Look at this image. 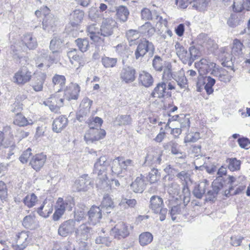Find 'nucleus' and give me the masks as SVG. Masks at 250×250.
Listing matches in <instances>:
<instances>
[{"instance_id":"obj_1","label":"nucleus","mask_w":250,"mask_h":250,"mask_svg":"<svg viewBox=\"0 0 250 250\" xmlns=\"http://www.w3.org/2000/svg\"><path fill=\"white\" fill-rule=\"evenodd\" d=\"M109 165V162L105 156L100 157L94 164L93 173L98 175L96 186L99 189H104L105 190L110 189L111 187L107 182L106 173L107 168Z\"/></svg>"},{"instance_id":"obj_2","label":"nucleus","mask_w":250,"mask_h":250,"mask_svg":"<svg viewBox=\"0 0 250 250\" xmlns=\"http://www.w3.org/2000/svg\"><path fill=\"white\" fill-rule=\"evenodd\" d=\"M149 203V207L152 212L159 214L161 221L165 220L167 213V209L164 207L163 199L158 196L153 195L150 198Z\"/></svg>"},{"instance_id":"obj_3","label":"nucleus","mask_w":250,"mask_h":250,"mask_svg":"<svg viewBox=\"0 0 250 250\" xmlns=\"http://www.w3.org/2000/svg\"><path fill=\"white\" fill-rule=\"evenodd\" d=\"M57 60V56L55 55L52 53H50L47 50L42 49L39 50L36 62L37 67L42 68L44 65L50 67Z\"/></svg>"},{"instance_id":"obj_4","label":"nucleus","mask_w":250,"mask_h":250,"mask_svg":"<svg viewBox=\"0 0 250 250\" xmlns=\"http://www.w3.org/2000/svg\"><path fill=\"white\" fill-rule=\"evenodd\" d=\"M132 166H134V162L131 160H125L122 157H117L112 161L111 169L113 174L120 175L128 167Z\"/></svg>"},{"instance_id":"obj_5","label":"nucleus","mask_w":250,"mask_h":250,"mask_svg":"<svg viewBox=\"0 0 250 250\" xmlns=\"http://www.w3.org/2000/svg\"><path fill=\"white\" fill-rule=\"evenodd\" d=\"M155 50L154 46L151 42L146 40H143L138 44L135 51L136 59H142L146 53L152 56Z\"/></svg>"},{"instance_id":"obj_6","label":"nucleus","mask_w":250,"mask_h":250,"mask_svg":"<svg viewBox=\"0 0 250 250\" xmlns=\"http://www.w3.org/2000/svg\"><path fill=\"white\" fill-rule=\"evenodd\" d=\"M106 132L104 130L99 129L93 126L91 123L89 125V129L86 132L84 135V140L87 144L93 143L103 139L105 136Z\"/></svg>"},{"instance_id":"obj_7","label":"nucleus","mask_w":250,"mask_h":250,"mask_svg":"<svg viewBox=\"0 0 250 250\" xmlns=\"http://www.w3.org/2000/svg\"><path fill=\"white\" fill-rule=\"evenodd\" d=\"M129 233V226L124 222L118 223L110 231V234L117 239L125 238Z\"/></svg>"},{"instance_id":"obj_8","label":"nucleus","mask_w":250,"mask_h":250,"mask_svg":"<svg viewBox=\"0 0 250 250\" xmlns=\"http://www.w3.org/2000/svg\"><path fill=\"white\" fill-rule=\"evenodd\" d=\"M32 77V72L26 67L21 68L13 77V82L18 85H24L29 82Z\"/></svg>"},{"instance_id":"obj_9","label":"nucleus","mask_w":250,"mask_h":250,"mask_svg":"<svg viewBox=\"0 0 250 250\" xmlns=\"http://www.w3.org/2000/svg\"><path fill=\"white\" fill-rule=\"evenodd\" d=\"M28 232L22 231L18 233L15 238V243L12 244L15 250H24L27 246L29 240Z\"/></svg>"},{"instance_id":"obj_10","label":"nucleus","mask_w":250,"mask_h":250,"mask_svg":"<svg viewBox=\"0 0 250 250\" xmlns=\"http://www.w3.org/2000/svg\"><path fill=\"white\" fill-rule=\"evenodd\" d=\"M75 221L69 219L64 221L59 227L58 234L62 237H66L71 234L75 230Z\"/></svg>"},{"instance_id":"obj_11","label":"nucleus","mask_w":250,"mask_h":250,"mask_svg":"<svg viewBox=\"0 0 250 250\" xmlns=\"http://www.w3.org/2000/svg\"><path fill=\"white\" fill-rule=\"evenodd\" d=\"M153 98H168L171 96V92L167 90V84L164 82H160L157 84L151 94Z\"/></svg>"},{"instance_id":"obj_12","label":"nucleus","mask_w":250,"mask_h":250,"mask_svg":"<svg viewBox=\"0 0 250 250\" xmlns=\"http://www.w3.org/2000/svg\"><path fill=\"white\" fill-rule=\"evenodd\" d=\"M103 211L100 207L93 206L87 212L89 223L93 225L99 223L102 218Z\"/></svg>"},{"instance_id":"obj_13","label":"nucleus","mask_w":250,"mask_h":250,"mask_svg":"<svg viewBox=\"0 0 250 250\" xmlns=\"http://www.w3.org/2000/svg\"><path fill=\"white\" fill-rule=\"evenodd\" d=\"M223 187V183L219 179L214 180L211 185V189H208L206 194L207 200L209 201H214L220 191Z\"/></svg>"},{"instance_id":"obj_14","label":"nucleus","mask_w":250,"mask_h":250,"mask_svg":"<svg viewBox=\"0 0 250 250\" xmlns=\"http://www.w3.org/2000/svg\"><path fill=\"white\" fill-rule=\"evenodd\" d=\"M115 24L116 22L111 18L104 19L100 28V36L108 37L111 35Z\"/></svg>"},{"instance_id":"obj_15","label":"nucleus","mask_w":250,"mask_h":250,"mask_svg":"<svg viewBox=\"0 0 250 250\" xmlns=\"http://www.w3.org/2000/svg\"><path fill=\"white\" fill-rule=\"evenodd\" d=\"M53 203L46 199L42 202L41 206L36 209L37 213L41 217L46 218L52 213Z\"/></svg>"},{"instance_id":"obj_16","label":"nucleus","mask_w":250,"mask_h":250,"mask_svg":"<svg viewBox=\"0 0 250 250\" xmlns=\"http://www.w3.org/2000/svg\"><path fill=\"white\" fill-rule=\"evenodd\" d=\"M91 184V180L88 175L84 174L76 181L74 187L78 191H84L89 188Z\"/></svg>"},{"instance_id":"obj_17","label":"nucleus","mask_w":250,"mask_h":250,"mask_svg":"<svg viewBox=\"0 0 250 250\" xmlns=\"http://www.w3.org/2000/svg\"><path fill=\"white\" fill-rule=\"evenodd\" d=\"M80 91V87L78 84L71 83L64 90V98L68 101L77 100L78 98Z\"/></svg>"},{"instance_id":"obj_18","label":"nucleus","mask_w":250,"mask_h":250,"mask_svg":"<svg viewBox=\"0 0 250 250\" xmlns=\"http://www.w3.org/2000/svg\"><path fill=\"white\" fill-rule=\"evenodd\" d=\"M197 65L199 67L198 71L201 75L209 73L212 68L216 66L215 63L205 58L202 59L198 63H195V65Z\"/></svg>"},{"instance_id":"obj_19","label":"nucleus","mask_w":250,"mask_h":250,"mask_svg":"<svg viewBox=\"0 0 250 250\" xmlns=\"http://www.w3.org/2000/svg\"><path fill=\"white\" fill-rule=\"evenodd\" d=\"M46 160V155L42 153L37 154L31 158L29 165L36 171H39Z\"/></svg>"},{"instance_id":"obj_20","label":"nucleus","mask_w":250,"mask_h":250,"mask_svg":"<svg viewBox=\"0 0 250 250\" xmlns=\"http://www.w3.org/2000/svg\"><path fill=\"white\" fill-rule=\"evenodd\" d=\"M57 204L56 208L62 210L64 212L66 209L69 211L72 210L74 206V200L73 198L70 196L66 197L64 200L62 198H59Z\"/></svg>"},{"instance_id":"obj_21","label":"nucleus","mask_w":250,"mask_h":250,"mask_svg":"<svg viewBox=\"0 0 250 250\" xmlns=\"http://www.w3.org/2000/svg\"><path fill=\"white\" fill-rule=\"evenodd\" d=\"M135 70L131 67H124L120 73L121 80L125 83L133 82L135 79Z\"/></svg>"},{"instance_id":"obj_22","label":"nucleus","mask_w":250,"mask_h":250,"mask_svg":"<svg viewBox=\"0 0 250 250\" xmlns=\"http://www.w3.org/2000/svg\"><path fill=\"white\" fill-rule=\"evenodd\" d=\"M91 228L86 224L79 226L75 230V235L78 240H86L90 235Z\"/></svg>"},{"instance_id":"obj_23","label":"nucleus","mask_w":250,"mask_h":250,"mask_svg":"<svg viewBox=\"0 0 250 250\" xmlns=\"http://www.w3.org/2000/svg\"><path fill=\"white\" fill-rule=\"evenodd\" d=\"M57 19L52 14H48L42 21V28L45 31L53 32L56 26Z\"/></svg>"},{"instance_id":"obj_24","label":"nucleus","mask_w":250,"mask_h":250,"mask_svg":"<svg viewBox=\"0 0 250 250\" xmlns=\"http://www.w3.org/2000/svg\"><path fill=\"white\" fill-rule=\"evenodd\" d=\"M169 214L172 220L174 221L177 215L182 214L186 216L188 213L186 205L184 203H182L172 206L169 210Z\"/></svg>"},{"instance_id":"obj_25","label":"nucleus","mask_w":250,"mask_h":250,"mask_svg":"<svg viewBox=\"0 0 250 250\" xmlns=\"http://www.w3.org/2000/svg\"><path fill=\"white\" fill-rule=\"evenodd\" d=\"M46 78V75L44 73L40 72L36 75L34 78L32 87L36 92H40L43 90V84Z\"/></svg>"},{"instance_id":"obj_26","label":"nucleus","mask_w":250,"mask_h":250,"mask_svg":"<svg viewBox=\"0 0 250 250\" xmlns=\"http://www.w3.org/2000/svg\"><path fill=\"white\" fill-rule=\"evenodd\" d=\"M164 148L166 150H170L171 152L174 155L180 154L181 156L178 157L180 159H184L186 157L185 153L181 152L179 149V145L176 141L171 140L168 142L163 144Z\"/></svg>"},{"instance_id":"obj_27","label":"nucleus","mask_w":250,"mask_h":250,"mask_svg":"<svg viewBox=\"0 0 250 250\" xmlns=\"http://www.w3.org/2000/svg\"><path fill=\"white\" fill-rule=\"evenodd\" d=\"M162 153L155 151H149L146 157L145 163L146 165H160L161 163Z\"/></svg>"},{"instance_id":"obj_28","label":"nucleus","mask_w":250,"mask_h":250,"mask_svg":"<svg viewBox=\"0 0 250 250\" xmlns=\"http://www.w3.org/2000/svg\"><path fill=\"white\" fill-rule=\"evenodd\" d=\"M209 187V182L207 180L204 179L194 188L193 194L197 198L201 199Z\"/></svg>"},{"instance_id":"obj_29","label":"nucleus","mask_w":250,"mask_h":250,"mask_svg":"<svg viewBox=\"0 0 250 250\" xmlns=\"http://www.w3.org/2000/svg\"><path fill=\"white\" fill-rule=\"evenodd\" d=\"M68 123L67 118L64 116H60L56 118L52 124L53 130L57 133L61 132L65 128Z\"/></svg>"},{"instance_id":"obj_30","label":"nucleus","mask_w":250,"mask_h":250,"mask_svg":"<svg viewBox=\"0 0 250 250\" xmlns=\"http://www.w3.org/2000/svg\"><path fill=\"white\" fill-rule=\"evenodd\" d=\"M131 189L135 193H142L146 188L144 177H137L130 185Z\"/></svg>"},{"instance_id":"obj_31","label":"nucleus","mask_w":250,"mask_h":250,"mask_svg":"<svg viewBox=\"0 0 250 250\" xmlns=\"http://www.w3.org/2000/svg\"><path fill=\"white\" fill-rule=\"evenodd\" d=\"M87 32L90 39L94 42H98L100 39V28L96 23H92L87 26Z\"/></svg>"},{"instance_id":"obj_32","label":"nucleus","mask_w":250,"mask_h":250,"mask_svg":"<svg viewBox=\"0 0 250 250\" xmlns=\"http://www.w3.org/2000/svg\"><path fill=\"white\" fill-rule=\"evenodd\" d=\"M233 9L237 13L244 9L250 10V0H234Z\"/></svg>"},{"instance_id":"obj_33","label":"nucleus","mask_w":250,"mask_h":250,"mask_svg":"<svg viewBox=\"0 0 250 250\" xmlns=\"http://www.w3.org/2000/svg\"><path fill=\"white\" fill-rule=\"evenodd\" d=\"M153 81L152 76L149 73L143 71L140 73L139 82L145 87H150L153 84Z\"/></svg>"},{"instance_id":"obj_34","label":"nucleus","mask_w":250,"mask_h":250,"mask_svg":"<svg viewBox=\"0 0 250 250\" xmlns=\"http://www.w3.org/2000/svg\"><path fill=\"white\" fill-rule=\"evenodd\" d=\"M84 12L80 9H76L70 14L71 24L75 26L82 21L84 17Z\"/></svg>"},{"instance_id":"obj_35","label":"nucleus","mask_w":250,"mask_h":250,"mask_svg":"<svg viewBox=\"0 0 250 250\" xmlns=\"http://www.w3.org/2000/svg\"><path fill=\"white\" fill-rule=\"evenodd\" d=\"M100 207L103 210V211L106 210L107 213L110 212V210L114 208V203L108 194H105L104 196Z\"/></svg>"},{"instance_id":"obj_36","label":"nucleus","mask_w":250,"mask_h":250,"mask_svg":"<svg viewBox=\"0 0 250 250\" xmlns=\"http://www.w3.org/2000/svg\"><path fill=\"white\" fill-rule=\"evenodd\" d=\"M176 53L178 57L185 64L187 63V50L179 42H176L175 44Z\"/></svg>"},{"instance_id":"obj_37","label":"nucleus","mask_w":250,"mask_h":250,"mask_svg":"<svg viewBox=\"0 0 250 250\" xmlns=\"http://www.w3.org/2000/svg\"><path fill=\"white\" fill-rule=\"evenodd\" d=\"M22 42L30 50L35 49L38 46L36 38H34L31 34L24 35Z\"/></svg>"},{"instance_id":"obj_38","label":"nucleus","mask_w":250,"mask_h":250,"mask_svg":"<svg viewBox=\"0 0 250 250\" xmlns=\"http://www.w3.org/2000/svg\"><path fill=\"white\" fill-rule=\"evenodd\" d=\"M243 17L238 13L231 14L227 21V24L232 28L235 27L241 24Z\"/></svg>"},{"instance_id":"obj_39","label":"nucleus","mask_w":250,"mask_h":250,"mask_svg":"<svg viewBox=\"0 0 250 250\" xmlns=\"http://www.w3.org/2000/svg\"><path fill=\"white\" fill-rule=\"evenodd\" d=\"M116 16L121 21L125 22L127 21L129 15V11L125 6L120 5L116 9Z\"/></svg>"},{"instance_id":"obj_40","label":"nucleus","mask_w":250,"mask_h":250,"mask_svg":"<svg viewBox=\"0 0 250 250\" xmlns=\"http://www.w3.org/2000/svg\"><path fill=\"white\" fill-rule=\"evenodd\" d=\"M13 123L15 125L19 126H25L33 124L31 119L27 120L21 114L15 116Z\"/></svg>"},{"instance_id":"obj_41","label":"nucleus","mask_w":250,"mask_h":250,"mask_svg":"<svg viewBox=\"0 0 250 250\" xmlns=\"http://www.w3.org/2000/svg\"><path fill=\"white\" fill-rule=\"evenodd\" d=\"M62 44V40L58 37H54L50 42L49 48L52 53L57 55L56 54L59 52V49L61 48Z\"/></svg>"},{"instance_id":"obj_42","label":"nucleus","mask_w":250,"mask_h":250,"mask_svg":"<svg viewBox=\"0 0 250 250\" xmlns=\"http://www.w3.org/2000/svg\"><path fill=\"white\" fill-rule=\"evenodd\" d=\"M38 201V197L34 193L27 194L22 200L24 205L28 208L34 207Z\"/></svg>"},{"instance_id":"obj_43","label":"nucleus","mask_w":250,"mask_h":250,"mask_svg":"<svg viewBox=\"0 0 250 250\" xmlns=\"http://www.w3.org/2000/svg\"><path fill=\"white\" fill-rule=\"evenodd\" d=\"M189 54L188 53L187 63L191 65L192 62L200 56V52L199 50L196 48L194 46H191L189 48Z\"/></svg>"},{"instance_id":"obj_44","label":"nucleus","mask_w":250,"mask_h":250,"mask_svg":"<svg viewBox=\"0 0 250 250\" xmlns=\"http://www.w3.org/2000/svg\"><path fill=\"white\" fill-rule=\"evenodd\" d=\"M65 81V78L63 75L56 74L52 78V82L54 86L58 88V92H60L64 86Z\"/></svg>"},{"instance_id":"obj_45","label":"nucleus","mask_w":250,"mask_h":250,"mask_svg":"<svg viewBox=\"0 0 250 250\" xmlns=\"http://www.w3.org/2000/svg\"><path fill=\"white\" fill-rule=\"evenodd\" d=\"M132 119L130 115H118L114 121L116 125L119 126L130 125L131 123Z\"/></svg>"},{"instance_id":"obj_46","label":"nucleus","mask_w":250,"mask_h":250,"mask_svg":"<svg viewBox=\"0 0 250 250\" xmlns=\"http://www.w3.org/2000/svg\"><path fill=\"white\" fill-rule=\"evenodd\" d=\"M52 250H75L74 245L69 241L56 243Z\"/></svg>"},{"instance_id":"obj_47","label":"nucleus","mask_w":250,"mask_h":250,"mask_svg":"<svg viewBox=\"0 0 250 250\" xmlns=\"http://www.w3.org/2000/svg\"><path fill=\"white\" fill-rule=\"evenodd\" d=\"M153 235L149 232L142 233L139 237L140 244L145 246L150 244L153 240Z\"/></svg>"},{"instance_id":"obj_48","label":"nucleus","mask_w":250,"mask_h":250,"mask_svg":"<svg viewBox=\"0 0 250 250\" xmlns=\"http://www.w3.org/2000/svg\"><path fill=\"white\" fill-rule=\"evenodd\" d=\"M181 117L179 119L178 123L180 125V128L183 130H188L190 127V121L188 115L181 114Z\"/></svg>"},{"instance_id":"obj_49","label":"nucleus","mask_w":250,"mask_h":250,"mask_svg":"<svg viewBox=\"0 0 250 250\" xmlns=\"http://www.w3.org/2000/svg\"><path fill=\"white\" fill-rule=\"evenodd\" d=\"M75 42L82 52H86L89 47V41L86 38H78L75 40Z\"/></svg>"},{"instance_id":"obj_50","label":"nucleus","mask_w":250,"mask_h":250,"mask_svg":"<svg viewBox=\"0 0 250 250\" xmlns=\"http://www.w3.org/2000/svg\"><path fill=\"white\" fill-rule=\"evenodd\" d=\"M228 164V168L232 171L239 170L240 167L241 162L235 158H228L226 160Z\"/></svg>"},{"instance_id":"obj_51","label":"nucleus","mask_w":250,"mask_h":250,"mask_svg":"<svg viewBox=\"0 0 250 250\" xmlns=\"http://www.w3.org/2000/svg\"><path fill=\"white\" fill-rule=\"evenodd\" d=\"M117 59L114 58H110L104 56L102 58V62L104 66L106 68L114 67L116 66Z\"/></svg>"},{"instance_id":"obj_52","label":"nucleus","mask_w":250,"mask_h":250,"mask_svg":"<svg viewBox=\"0 0 250 250\" xmlns=\"http://www.w3.org/2000/svg\"><path fill=\"white\" fill-rule=\"evenodd\" d=\"M243 47V43L239 40H234L231 50L232 54L235 56L241 55L242 53V50Z\"/></svg>"},{"instance_id":"obj_53","label":"nucleus","mask_w":250,"mask_h":250,"mask_svg":"<svg viewBox=\"0 0 250 250\" xmlns=\"http://www.w3.org/2000/svg\"><path fill=\"white\" fill-rule=\"evenodd\" d=\"M35 216L34 214H30L25 216L22 220L23 226L28 229H31L35 223Z\"/></svg>"},{"instance_id":"obj_54","label":"nucleus","mask_w":250,"mask_h":250,"mask_svg":"<svg viewBox=\"0 0 250 250\" xmlns=\"http://www.w3.org/2000/svg\"><path fill=\"white\" fill-rule=\"evenodd\" d=\"M152 66L156 71H162L164 67L162 59L158 55L155 56L152 61Z\"/></svg>"},{"instance_id":"obj_55","label":"nucleus","mask_w":250,"mask_h":250,"mask_svg":"<svg viewBox=\"0 0 250 250\" xmlns=\"http://www.w3.org/2000/svg\"><path fill=\"white\" fill-rule=\"evenodd\" d=\"M205 89L208 95H210L213 92L212 86L215 83V80L210 76L207 77L205 80Z\"/></svg>"},{"instance_id":"obj_56","label":"nucleus","mask_w":250,"mask_h":250,"mask_svg":"<svg viewBox=\"0 0 250 250\" xmlns=\"http://www.w3.org/2000/svg\"><path fill=\"white\" fill-rule=\"evenodd\" d=\"M90 111L83 110V108H80L79 111L77 113V119L78 121L82 122L85 121L87 123L88 122V117Z\"/></svg>"},{"instance_id":"obj_57","label":"nucleus","mask_w":250,"mask_h":250,"mask_svg":"<svg viewBox=\"0 0 250 250\" xmlns=\"http://www.w3.org/2000/svg\"><path fill=\"white\" fill-rule=\"evenodd\" d=\"M163 70H164L163 79L166 81L170 80L172 77L171 64L169 63L165 64Z\"/></svg>"},{"instance_id":"obj_58","label":"nucleus","mask_w":250,"mask_h":250,"mask_svg":"<svg viewBox=\"0 0 250 250\" xmlns=\"http://www.w3.org/2000/svg\"><path fill=\"white\" fill-rule=\"evenodd\" d=\"M200 133L199 132H191L188 134L185 137L184 139V142L190 143V142H196L200 138Z\"/></svg>"},{"instance_id":"obj_59","label":"nucleus","mask_w":250,"mask_h":250,"mask_svg":"<svg viewBox=\"0 0 250 250\" xmlns=\"http://www.w3.org/2000/svg\"><path fill=\"white\" fill-rule=\"evenodd\" d=\"M149 181L151 183H155L160 178V173L157 169L153 168L149 173Z\"/></svg>"},{"instance_id":"obj_60","label":"nucleus","mask_w":250,"mask_h":250,"mask_svg":"<svg viewBox=\"0 0 250 250\" xmlns=\"http://www.w3.org/2000/svg\"><path fill=\"white\" fill-rule=\"evenodd\" d=\"M190 194V193L188 188L187 185H184L182 188V194H180L179 197L181 199H183L184 202H189Z\"/></svg>"},{"instance_id":"obj_61","label":"nucleus","mask_w":250,"mask_h":250,"mask_svg":"<svg viewBox=\"0 0 250 250\" xmlns=\"http://www.w3.org/2000/svg\"><path fill=\"white\" fill-rule=\"evenodd\" d=\"M140 29L144 33H147L148 35L153 34L155 31L154 28L152 26L150 22H146L144 25L141 26Z\"/></svg>"},{"instance_id":"obj_62","label":"nucleus","mask_w":250,"mask_h":250,"mask_svg":"<svg viewBox=\"0 0 250 250\" xmlns=\"http://www.w3.org/2000/svg\"><path fill=\"white\" fill-rule=\"evenodd\" d=\"M7 195V188L6 184L3 181H0V199L2 201H5Z\"/></svg>"},{"instance_id":"obj_63","label":"nucleus","mask_w":250,"mask_h":250,"mask_svg":"<svg viewBox=\"0 0 250 250\" xmlns=\"http://www.w3.org/2000/svg\"><path fill=\"white\" fill-rule=\"evenodd\" d=\"M126 36L129 42L136 41L139 38V33L135 30H129L126 33Z\"/></svg>"},{"instance_id":"obj_64","label":"nucleus","mask_w":250,"mask_h":250,"mask_svg":"<svg viewBox=\"0 0 250 250\" xmlns=\"http://www.w3.org/2000/svg\"><path fill=\"white\" fill-rule=\"evenodd\" d=\"M31 155V149L30 148H28L26 150L22 152V154L19 158V160L22 164L26 163Z\"/></svg>"}]
</instances>
